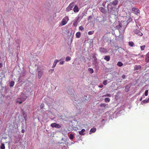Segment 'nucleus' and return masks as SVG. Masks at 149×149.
Segmentation results:
<instances>
[{
    "instance_id": "nucleus-1",
    "label": "nucleus",
    "mask_w": 149,
    "mask_h": 149,
    "mask_svg": "<svg viewBox=\"0 0 149 149\" xmlns=\"http://www.w3.org/2000/svg\"><path fill=\"white\" fill-rule=\"evenodd\" d=\"M118 0H115L112 1L111 3L108 6V10H111L113 9H115V6L118 4Z\"/></svg>"
},
{
    "instance_id": "nucleus-2",
    "label": "nucleus",
    "mask_w": 149,
    "mask_h": 149,
    "mask_svg": "<svg viewBox=\"0 0 149 149\" xmlns=\"http://www.w3.org/2000/svg\"><path fill=\"white\" fill-rule=\"evenodd\" d=\"M27 96L24 94H22L17 99V102L19 103V104L24 101L27 98Z\"/></svg>"
},
{
    "instance_id": "nucleus-3",
    "label": "nucleus",
    "mask_w": 149,
    "mask_h": 149,
    "mask_svg": "<svg viewBox=\"0 0 149 149\" xmlns=\"http://www.w3.org/2000/svg\"><path fill=\"white\" fill-rule=\"evenodd\" d=\"M108 10V11H109V13L111 14L115 15L116 16H117L118 15V12L117 11V10L116 8H115V9H113L111 10Z\"/></svg>"
},
{
    "instance_id": "nucleus-4",
    "label": "nucleus",
    "mask_w": 149,
    "mask_h": 149,
    "mask_svg": "<svg viewBox=\"0 0 149 149\" xmlns=\"http://www.w3.org/2000/svg\"><path fill=\"white\" fill-rule=\"evenodd\" d=\"M51 126L52 127H55L58 128H60L61 127L59 125L57 124L56 123H52L51 125Z\"/></svg>"
},
{
    "instance_id": "nucleus-5",
    "label": "nucleus",
    "mask_w": 149,
    "mask_h": 149,
    "mask_svg": "<svg viewBox=\"0 0 149 149\" xmlns=\"http://www.w3.org/2000/svg\"><path fill=\"white\" fill-rule=\"evenodd\" d=\"M132 10L136 15H138V13H139V10L136 8H132Z\"/></svg>"
},
{
    "instance_id": "nucleus-6",
    "label": "nucleus",
    "mask_w": 149,
    "mask_h": 149,
    "mask_svg": "<svg viewBox=\"0 0 149 149\" xmlns=\"http://www.w3.org/2000/svg\"><path fill=\"white\" fill-rule=\"evenodd\" d=\"M134 33L141 36L143 35V33L139 31V30L136 29L134 31Z\"/></svg>"
},
{
    "instance_id": "nucleus-7",
    "label": "nucleus",
    "mask_w": 149,
    "mask_h": 149,
    "mask_svg": "<svg viewBox=\"0 0 149 149\" xmlns=\"http://www.w3.org/2000/svg\"><path fill=\"white\" fill-rule=\"evenodd\" d=\"M99 50L101 53H105L107 52V49L104 48L100 47L99 49Z\"/></svg>"
},
{
    "instance_id": "nucleus-8",
    "label": "nucleus",
    "mask_w": 149,
    "mask_h": 149,
    "mask_svg": "<svg viewBox=\"0 0 149 149\" xmlns=\"http://www.w3.org/2000/svg\"><path fill=\"white\" fill-rule=\"evenodd\" d=\"M42 71H41L40 70L38 71V76L39 79H40L41 78L42 74Z\"/></svg>"
},
{
    "instance_id": "nucleus-9",
    "label": "nucleus",
    "mask_w": 149,
    "mask_h": 149,
    "mask_svg": "<svg viewBox=\"0 0 149 149\" xmlns=\"http://www.w3.org/2000/svg\"><path fill=\"white\" fill-rule=\"evenodd\" d=\"M145 61L147 63L149 62V53H148L146 55Z\"/></svg>"
},
{
    "instance_id": "nucleus-10",
    "label": "nucleus",
    "mask_w": 149,
    "mask_h": 149,
    "mask_svg": "<svg viewBox=\"0 0 149 149\" xmlns=\"http://www.w3.org/2000/svg\"><path fill=\"white\" fill-rule=\"evenodd\" d=\"M79 17H78L76 19V20H75L73 24V25L74 26L76 27L78 24V21L79 20Z\"/></svg>"
},
{
    "instance_id": "nucleus-11",
    "label": "nucleus",
    "mask_w": 149,
    "mask_h": 149,
    "mask_svg": "<svg viewBox=\"0 0 149 149\" xmlns=\"http://www.w3.org/2000/svg\"><path fill=\"white\" fill-rule=\"evenodd\" d=\"M74 11L75 13L79 11V8L77 6H75L73 8Z\"/></svg>"
},
{
    "instance_id": "nucleus-12",
    "label": "nucleus",
    "mask_w": 149,
    "mask_h": 149,
    "mask_svg": "<svg viewBox=\"0 0 149 149\" xmlns=\"http://www.w3.org/2000/svg\"><path fill=\"white\" fill-rule=\"evenodd\" d=\"M99 10L101 12L103 13H105L106 12V11L105 10L104 8L102 7H100L99 8Z\"/></svg>"
},
{
    "instance_id": "nucleus-13",
    "label": "nucleus",
    "mask_w": 149,
    "mask_h": 149,
    "mask_svg": "<svg viewBox=\"0 0 149 149\" xmlns=\"http://www.w3.org/2000/svg\"><path fill=\"white\" fill-rule=\"evenodd\" d=\"M73 7V5L72 4H70L68 7L66 8V10L67 11H69Z\"/></svg>"
},
{
    "instance_id": "nucleus-14",
    "label": "nucleus",
    "mask_w": 149,
    "mask_h": 149,
    "mask_svg": "<svg viewBox=\"0 0 149 149\" xmlns=\"http://www.w3.org/2000/svg\"><path fill=\"white\" fill-rule=\"evenodd\" d=\"M59 61L58 60L56 59L55 60L53 63V65L52 66V68H54L55 67L57 64V63Z\"/></svg>"
},
{
    "instance_id": "nucleus-15",
    "label": "nucleus",
    "mask_w": 149,
    "mask_h": 149,
    "mask_svg": "<svg viewBox=\"0 0 149 149\" xmlns=\"http://www.w3.org/2000/svg\"><path fill=\"white\" fill-rule=\"evenodd\" d=\"M85 131V130L84 129H82L81 131L79 132V134L81 135H84V132Z\"/></svg>"
},
{
    "instance_id": "nucleus-16",
    "label": "nucleus",
    "mask_w": 149,
    "mask_h": 149,
    "mask_svg": "<svg viewBox=\"0 0 149 149\" xmlns=\"http://www.w3.org/2000/svg\"><path fill=\"white\" fill-rule=\"evenodd\" d=\"M104 59L107 61H109L110 60V57L109 56H105Z\"/></svg>"
},
{
    "instance_id": "nucleus-17",
    "label": "nucleus",
    "mask_w": 149,
    "mask_h": 149,
    "mask_svg": "<svg viewBox=\"0 0 149 149\" xmlns=\"http://www.w3.org/2000/svg\"><path fill=\"white\" fill-rule=\"evenodd\" d=\"M135 70H140L141 68V67L140 65H135L134 67Z\"/></svg>"
},
{
    "instance_id": "nucleus-18",
    "label": "nucleus",
    "mask_w": 149,
    "mask_h": 149,
    "mask_svg": "<svg viewBox=\"0 0 149 149\" xmlns=\"http://www.w3.org/2000/svg\"><path fill=\"white\" fill-rule=\"evenodd\" d=\"M70 36L69 39H70V43H71L72 42V38L73 37V35L71 33H70Z\"/></svg>"
},
{
    "instance_id": "nucleus-19",
    "label": "nucleus",
    "mask_w": 149,
    "mask_h": 149,
    "mask_svg": "<svg viewBox=\"0 0 149 149\" xmlns=\"http://www.w3.org/2000/svg\"><path fill=\"white\" fill-rule=\"evenodd\" d=\"M96 128H92L90 131V134H91V133H94L95 132V131H96Z\"/></svg>"
},
{
    "instance_id": "nucleus-20",
    "label": "nucleus",
    "mask_w": 149,
    "mask_h": 149,
    "mask_svg": "<svg viewBox=\"0 0 149 149\" xmlns=\"http://www.w3.org/2000/svg\"><path fill=\"white\" fill-rule=\"evenodd\" d=\"M129 45L131 47L134 46V44L133 42L132 41H130L128 42Z\"/></svg>"
},
{
    "instance_id": "nucleus-21",
    "label": "nucleus",
    "mask_w": 149,
    "mask_h": 149,
    "mask_svg": "<svg viewBox=\"0 0 149 149\" xmlns=\"http://www.w3.org/2000/svg\"><path fill=\"white\" fill-rule=\"evenodd\" d=\"M15 84V82L13 81H11L9 84L10 86L11 87H13Z\"/></svg>"
},
{
    "instance_id": "nucleus-22",
    "label": "nucleus",
    "mask_w": 149,
    "mask_h": 149,
    "mask_svg": "<svg viewBox=\"0 0 149 149\" xmlns=\"http://www.w3.org/2000/svg\"><path fill=\"white\" fill-rule=\"evenodd\" d=\"M80 35L81 33L79 32H77L76 34V37L77 38H80Z\"/></svg>"
},
{
    "instance_id": "nucleus-23",
    "label": "nucleus",
    "mask_w": 149,
    "mask_h": 149,
    "mask_svg": "<svg viewBox=\"0 0 149 149\" xmlns=\"http://www.w3.org/2000/svg\"><path fill=\"white\" fill-rule=\"evenodd\" d=\"M65 24V20L63 18L60 24L61 26L64 25Z\"/></svg>"
},
{
    "instance_id": "nucleus-24",
    "label": "nucleus",
    "mask_w": 149,
    "mask_h": 149,
    "mask_svg": "<svg viewBox=\"0 0 149 149\" xmlns=\"http://www.w3.org/2000/svg\"><path fill=\"white\" fill-rule=\"evenodd\" d=\"M96 54L95 53H94L93 54V56H92L93 58L94 59V60L95 61H96V60H97V58L96 57Z\"/></svg>"
},
{
    "instance_id": "nucleus-25",
    "label": "nucleus",
    "mask_w": 149,
    "mask_h": 149,
    "mask_svg": "<svg viewBox=\"0 0 149 149\" xmlns=\"http://www.w3.org/2000/svg\"><path fill=\"white\" fill-rule=\"evenodd\" d=\"M123 63L120 61L118 62L117 63V65L118 66L121 67L123 65Z\"/></svg>"
},
{
    "instance_id": "nucleus-26",
    "label": "nucleus",
    "mask_w": 149,
    "mask_h": 149,
    "mask_svg": "<svg viewBox=\"0 0 149 149\" xmlns=\"http://www.w3.org/2000/svg\"><path fill=\"white\" fill-rule=\"evenodd\" d=\"M88 70L90 73L92 74L93 72V70L92 68H89Z\"/></svg>"
},
{
    "instance_id": "nucleus-27",
    "label": "nucleus",
    "mask_w": 149,
    "mask_h": 149,
    "mask_svg": "<svg viewBox=\"0 0 149 149\" xmlns=\"http://www.w3.org/2000/svg\"><path fill=\"white\" fill-rule=\"evenodd\" d=\"M104 100L106 102H110V99L109 98H106L104 99Z\"/></svg>"
},
{
    "instance_id": "nucleus-28",
    "label": "nucleus",
    "mask_w": 149,
    "mask_h": 149,
    "mask_svg": "<svg viewBox=\"0 0 149 149\" xmlns=\"http://www.w3.org/2000/svg\"><path fill=\"white\" fill-rule=\"evenodd\" d=\"M5 146L4 144L3 143H2L1 144V145L0 146V148L1 149H5Z\"/></svg>"
},
{
    "instance_id": "nucleus-29",
    "label": "nucleus",
    "mask_w": 149,
    "mask_h": 149,
    "mask_svg": "<svg viewBox=\"0 0 149 149\" xmlns=\"http://www.w3.org/2000/svg\"><path fill=\"white\" fill-rule=\"evenodd\" d=\"M94 31H89L88 32V34L89 35H92L94 33Z\"/></svg>"
},
{
    "instance_id": "nucleus-30",
    "label": "nucleus",
    "mask_w": 149,
    "mask_h": 149,
    "mask_svg": "<svg viewBox=\"0 0 149 149\" xmlns=\"http://www.w3.org/2000/svg\"><path fill=\"white\" fill-rule=\"evenodd\" d=\"M107 96L111 97V95L110 94L107 93V94L105 95H103L102 96L103 97H107Z\"/></svg>"
},
{
    "instance_id": "nucleus-31",
    "label": "nucleus",
    "mask_w": 149,
    "mask_h": 149,
    "mask_svg": "<svg viewBox=\"0 0 149 149\" xmlns=\"http://www.w3.org/2000/svg\"><path fill=\"white\" fill-rule=\"evenodd\" d=\"M69 137L70 139H73L74 138V136L72 134H70V135Z\"/></svg>"
},
{
    "instance_id": "nucleus-32",
    "label": "nucleus",
    "mask_w": 149,
    "mask_h": 149,
    "mask_svg": "<svg viewBox=\"0 0 149 149\" xmlns=\"http://www.w3.org/2000/svg\"><path fill=\"white\" fill-rule=\"evenodd\" d=\"M100 106L101 107H105L106 106V104L105 103H102L100 104Z\"/></svg>"
},
{
    "instance_id": "nucleus-33",
    "label": "nucleus",
    "mask_w": 149,
    "mask_h": 149,
    "mask_svg": "<svg viewBox=\"0 0 149 149\" xmlns=\"http://www.w3.org/2000/svg\"><path fill=\"white\" fill-rule=\"evenodd\" d=\"M145 47V45H143L142 46H141V50L143 51Z\"/></svg>"
},
{
    "instance_id": "nucleus-34",
    "label": "nucleus",
    "mask_w": 149,
    "mask_h": 149,
    "mask_svg": "<svg viewBox=\"0 0 149 149\" xmlns=\"http://www.w3.org/2000/svg\"><path fill=\"white\" fill-rule=\"evenodd\" d=\"M79 29L81 31H82L84 30V28L83 26H81L79 27Z\"/></svg>"
},
{
    "instance_id": "nucleus-35",
    "label": "nucleus",
    "mask_w": 149,
    "mask_h": 149,
    "mask_svg": "<svg viewBox=\"0 0 149 149\" xmlns=\"http://www.w3.org/2000/svg\"><path fill=\"white\" fill-rule=\"evenodd\" d=\"M71 59V58L69 56H67L66 58V61H70Z\"/></svg>"
},
{
    "instance_id": "nucleus-36",
    "label": "nucleus",
    "mask_w": 149,
    "mask_h": 149,
    "mask_svg": "<svg viewBox=\"0 0 149 149\" xmlns=\"http://www.w3.org/2000/svg\"><path fill=\"white\" fill-rule=\"evenodd\" d=\"M148 90H146L145 92V95L146 96H147L148 95Z\"/></svg>"
},
{
    "instance_id": "nucleus-37",
    "label": "nucleus",
    "mask_w": 149,
    "mask_h": 149,
    "mask_svg": "<svg viewBox=\"0 0 149 149\" xmlns=\"http://www.w3.org/2000/svg\"><path fill=\"white\" fill-rule=\"evenodd\" d=\"M107 81L106 80L104 81L103 82V84L104 85H106L107 84Z\"/></svg>"
},
{
    "instance_id": "nucleus-38",
    "label": "nucleus",
    "mask_w": 149,
    "mask_h": 149,
    "mask_svg": "<svg viewBox=\"0 0 149 149\" xmlns=\"http://www.w3.org/2000/svg\"><path fill=\"white\" fill-rule=\"evenodd\" d=\"M142 102L143 103H148V101H147V100H143L142 101Z\"/></svg>"
},
{
    "instance_id": "nucleus-39",
    "label": "nucleus",
    "mask_w": 149,
    "mask_h": 149,
    "mask_svg": "<svg viewBox=\"0 0 149 149\" xmlns=\"http://www.w3.org/2000/svg\"><path fill=\"white\" fill-rule=\"evenodd\" d=\"M54 70V69H51L49 70V73H52Z\"/></svg>"
},
{
    "instance_id": "nucleus-40",
    "label": "nucleus",
    "mask_w": 149,
    "mask_h": 149,
    "mask_svg": "<svg viewBox=\"0 0 149 149\" xmlns=\"http://www.w3.org/2000/svg\"><path fill=\"white\" fill-rule=\"evenodd\" d=\"M122 77L123 79H125V75H124V74L122 76Z\"/></svg>"
},
{
    "instance_id": "nucleus-41",
    "label": "nucleus",
    "mask_w": 149,
    "mask_h": 149,
    "mask_svg": "<svg viewBox=\"0 0 149 149\" xmlns=\"http://www.w3.org/2000/svg\"><path fill=\"white\" fill-rule=\"evenodd\" d=\"M64 63V61H61L59 62V63L61 64H63Z\"/></svg>"
},
{
    "instance_id": "nucleus-42",
    "label": "nucleus",
    "mask_w": 149,
    "mask_h": 149,
    "mask_svg": "<svg viewBox=\"0 0 149 149\" xmlns=\"http://www.w3.org/2000/svg\"><path fill=\"white\" fill-rule=\"evenodd\" d=\"M103 85H101L99 86V87L100 88H102L103 87Z\"/></svg>"
},
{
    "instance_id": "nucleus-43",
    "label": "nucleus",
    "mask_w": 149,
    "mask_h": 149,
    "mask_svg": "<svg viewBox=\"0 0 149 149\" xmlns=\"http://www.w3.org/2000/svg\"><path fill=\"white\" fill-rule=\"evenodd\" d=\"M24 132H25V130L24 129H23L22 130L21 132L22 133H24Z\"/></svg>"
},
{
    "instance_id": "nucleus-44",
    "label": "nucleus",
    "mask_w": 149,
    "mask_h": 149,
    "mask_svg": "<svg viewBox=\"0 0 149 149\" xmlns=\"http://www.w3.org/2000/svg\"><path fill=\"white\" fill-rule=\"evenodd\" d=\"M2 64L1 63H0V68L2 67Z\"/></svg>"
},
{
    "instance_id": "nucleus-45",
    "label": "nucleus",
    "mask_w": 149,
    "mask_h": 149,
    "mask_svg": "<svg viewBox=\"0 0 149 149\" xmlns=\"http://www.w3.org/2000/svg\"><path fill=\"white\" fill-rule=\"evenodd\" d=\"M146 100H147V101H148V102H149V98H148Z\"/></svg>"
},
{
    "instance_id": "nucleus-46",
    "label": "nucleus",
    "mask_w": 149,
    "mask_h": 149,
    "mask_svg": "<svg viewBox=\"0 0 149 149\" xmlns=\"http://www.w3.org/2000/svg\"><path fill=\"white\" fill-rule=\"evenodd\" d=\"M65 18H66V19H68V17H65Z\"/></svg>"
},
{
    "instance_id": "nucleus-47",
    "label": "nucleus",
    "mask_w": 149,
    "mask_h": 149,
    "mask_svg": "<svg viewBox=\"0 0 149 149\" xmlns=\"http://www.w3.org/2000/svg\"><path fill=\"white\" fill-rule=\"evenodd\" d=\"M104 121V119H103L102 120V122H103V121Z\"/></svg>"
},
{
    "instance_id": "nucleus-48",
    "label": "nucleus",
    "mask_w": 149,
    "mask_h": 149,
    "mask_svg": "<svg viewBox=\"0 0 149 149\" xmlns=\"http://www.w3.org/2000/svg\"><path fill=\"white\" fill-rule=\"evenodd\" d=\"M142 98H141L140 99V101H141V100H142Z\"/></svg>"
},
{
    "instance_id": "nucleus-49",
    "label": "nucleus",
    "mask_w": 149,
    "mask_h": 149,
    "mask_svg": "<svg viewBox=\"0 0 149 149\" xmlns=\"http://www.w3.org/2000/svg\"><path fill=\"white\" fill-rule=\"evenodd\" d=\"M67 23V22H66L65 24H66Z\"/></svg>"
},
{
    "instance_id": "nucleus-50",
    "label": "nucleus",
    "mask_w": 149,
    "mask_h": 149,
    "mask_svg": "<svg viewBox=\"0 0 149 149\" xmlns=\"http://www.w3.org/2000/svg\"><path fill=\"white\" fill-rule=\"evenodd\" d=\"M62 29H63V28H62Z\"/></svg>"
}]
</instances>
